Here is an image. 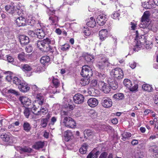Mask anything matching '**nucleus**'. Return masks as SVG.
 <instances>
[{"label":"nucleus","mask_w":158,"mask_h":158,"mask_svg":"<svg viewBox=\"0 0 158 158\" xmlns=\"http://www.w3.org/2000/svg\"><path fill=\"white\" fill-rule=\"evenodd\" d=\"M150 15V12L148 11H146L143 13L141 20V23L139 25V27L140 28H143L147 27L149 22V16Z\"/></svg>","instance_id":"f257e3e1"},{"label":"nucleus","mask_w":158,"mask_h":158,"mask_svg":"<svg viewBox=\"0 0 158 158\" xmlns=\"http://www.w3.org/2000/svg\"><path fill=\"white\" fill-rule=\"evenodd\" d=\"M82 68L81 74L83 77H90L93 75V71L90 67L87 65H84Z\"/></svg>","instance_id":"f03ea898"},{"label":"nucleus","mask_w":158,"mask_h":158,"mask_svg":"<svg viewBox=\"0 0 158 158\" xmlns=\"http://www.w3.org/2000/svg\"><path fill=\"white\" fill-rule=\"evenodd\" d=\"M110 75L112 78L114 77L118 79L122 78L124 76L123 71L120 68H116L112 69L110 72Z\"/></svg>","instance_id":"7ed1b4c3"},{"label":"nucleus","mask_w":158,"mask_h":158,"mask_svg":"<svg viewBox=\"0 0 158 158\" xmlns=\"http://www.w3.org/2000/svg\"><path fill=\"white\" fill-rule=\"evenodd\" d=\"M44 43L46 48L47 49L48 52H50L52 54L54 52V49L53 47L51 46L50 44H54L55 42L54 40H52V38H46L43 40Z\"/></svg>","instance_id":"20e7f679"},{"label":"nucleus","mask_w":158,"mask_h":158,"mask_svg":"<svg viewBox=\"0 0 158 158\" xmlns=\"http://www.w3.org/2000/svg\"><path fill=\"white\" fill-rule=\"evenodd\" d=\"M63 122L65 126L68 127L73 128L76 126L75 122L71 117H64Z\"/></svg>","instance_id":"39448f33"},{"label":"nucleus","mask_w":158,"mask_h":158,"mask_svg":"<svg viewBox=\"0 0 158 158\" xmlns=\"http://www.w3.org/2000/svg\"><path fill=\"white\" fill-rule=\"evenodd\" d=\"M46 102L44 96L42 94L39 93L37 94L35 100V102L40 106L44 104Z\"/></svg>","instance_id":"423d86ee"},{"label":"nucleus","mask_w":158,"mask_h":158,"mask_svg":"<svg viewBox=\"0 0 158 158\" xmlns=\"http://www.w3.org/2000/svg\"><path fill=\"white\" fill-rule=\"evenodd\" d=\"M109 64L108 60L106 57L101 58L100 61L98 62L97 65L100 69H104L106 66H108Z\"/></svg>","instance_id":"0eeeda50"},{"label":"nucleus","mask_w":158,"mask_h":158,"mask_svg":"<svg viewBox=\"0 0 158 158\" xmlns=\"http://www.w3.org/2000/svg\"><path fill=\"white\" fill-rule=\"evenodd\" d=\"M106 16L103 14L98 15L96 19L97 23L100 26H103L105 24L108 19Z\"/></svg>","instance_id":"6e6552de"},{"label":"nucleus","mask_w":158,"mask_h":158,"mask_svg":"<svg viewBox=\"0 0 158 158\" xmlns=\"http://www.w3.org/2000/svg\"><path fill=\"white\" fill-rule=\"evenodd\" d=\"M84 98L83 95L78 93L76 94L73 97L74 102L77 104L82 103L84 102Z\"/></svg>","instance_id":"1a4fd4ad"},{"label":"nucleus","mask_w":158,"mask_h":158,"mask_svg":"<svg viewBox=\"0 0 158 158\" xmlns=\"http://www.w3.org/2000/svg\"><path fill=\"white\" fill-rule=\"evenodd\" d=\"M5 9L7 13L11 15L14 13L16 10L15 6L13 4L6 5L5 6Z\"/></svg>","instance_id":"9d476101"},{"label":"nucleus","mask_w":158,"mask_h":158,"mask_svg":"<svg viewBox=\"0 0 158 158\" xmlns=\"http://www.w3.org/2000/svg\"><path fill=\"white\" fill-rule=\"evenodd\" d=\"M20 90L23 92H26L30 89V87L27 83L23 81L18 86Z\"/></svg>","instance_id":"9b49d317"},{"label":"nucleus","mask_w":158,"mask_h":158,"mask_svg":"<svg viewBox=\"0 0 158 158\" xmlns=\"http://www.w3.org/2000/svg\"><path fill=\"white\" fill-rule=\"evenodd\" d=\"M48 112V109L44 106H40V110L35 114L37 116H42L45 115Z\"/></svg>","instance_id":"f8f14e48"},{"label":"nucleus","mask_w":158,"mask_h":158,"mask_svg":"<svg viewBox=\"0 0 158 158\" xmlns=\"http://www.w3.org/2000/svg\"><path fill=\"white\" fill-rule=\"evenodd\" d=\"M98 100L94 98H89L87 101V104L88 106L92 108L95 107L98 105Z\"/></svg>","instance_id":"ddd939ff"},{"label":"nucleus","mask_w":158,"mask_h":158,"mask_svg":"<svg viewBox=\"0 0 158 158\" xmlns=\"http://www.w3.org/2000/svg\"><path fill=\"white\" fill-rule=\"evenodd\" d=\"M99 35L100 40L103 41L108 37V31L106 29H102L99 31Z\"/></svg>","instance_id":"4468645a"},{"label":"nucleus","mask_w":158,"mask_h":158,"mask_svg":"<svg viewBox=\"0 0 158 158\" xmlns=\"http://www.w3.org/2000/svg\"><path fill=\"white\" fill-rule=\"evenodd\" d=\"M19 40L22 46L27 45L29 42V38L25 35L19 36Z\"/></svg>","instance_id":"2eb2a0df"},{"label":"nucleus","mask_w":158,"mask_h":158,"mask_svg":"<svg viewBox=\"0 0 158 158\" xmlns=\"http://www.w3.org/2000/svg\"><path fill=\"white\" fill-rule=\"evenodd\" d=\"M36 45L37 47L40 50L43 52H48L47 48H46L44 43L43 40H38L37 41Z\"/></svg>","instance_id":"dca6fc26"},{"label":"nucleus","mask_w":158,"mask_h":158,"mask_svg":"<svg viewBox=\"0 0 158 158\" xmlns=\"http://www.w3.org/2000/svg\"><path fill=\"white\" fill-rule=\"evenodd\" d=\"M86 24L87 26L93 28L95 27L96 23L95 19L93 17L88 18L86 20Z\"/></svg>","instance_id":"f3484780"},{"label":"nucleus","mask_w":158,"mask_h":158,"mask_svg":"<svg viewBox=\"0 0 158 158\" xmlns=\"http://www.w3.org/2000/svg\"><path fill=\"white\" fill-rule=\"evenodd\" d=\"M15 23L19 27L23 26L26 25L25 19L23 17H19L16 19Z\"/></svg>","instance_id":"a211bd4d"},{"label":"nucleus","mask_w":158,"mask_h":158,"mask_svg":"<svg viewBox=\"0 0 158 158\" xmlns=\"http://www.w3.org/2000/svg\"><path fill=\"white\" fill-rule=\"evenodd\" d=\"M149 150L152 153L153 156L158 158V146L157 145H152L149 148Z\"/></svg>","instance_id":"6ab92c4d"},{"label":"nucleus","mask_w":158,"mask_h":158,"mask_svg":"<svg viewBox=\"0 0 158 158\" xmlns=\"http://www.w3.org/2000/svg\"><path fill=\"white\" fill-rule=\"evenodd\" d=\"M153 0H149V1L146 2L142 3V6L143 7L147 9H151V8H155V5L154 2L152 3Z\"/></svg>","instance_id":"aec40b11"},{"label":"nucleus","mask_w":158,"mask_h":158,"mask_svg":"<svg viewBox=\"0 0 158 158\" xmlns=\"http://www.w3.org/2000/svg\"><path fill=\"white\" fill-rule=\"evenodd\" d=\"M36 35L39 39L44 38L45 35V33L42 29H38L35 30Z\"/></svg>","instance_id":"412c9836"},{"label":"nucleus","mask_w":158,"mask_h":158,"mask_svg":"<svg viewBox=\"0 0 158 158\" xmlns=\"http://www.w3.org/2000/svg\"><path fill=\"white\" fill-rule=\"evenodd\" d=\"M131 133L127 131H124L122 133L121 139L123 141H125L129 139L131 136Z\"/></svg>","instance_id":"4be33fe9"},{"label":"nucleus","mask_w":158,"mask_h":158,"mask_svg":"<svg viewBox=\"0 0 158 158\" xmlns=\"http://www.w3.org/2000/svg\"><path fill=\"white\" fill-rule=\"evenodd\" d=\"M50 22L52 25H56L58 21V18L57 16L52 15L49 18Z\"/></svg>","instance_id":"5701e85b"},{"label":"nucleus","mask_w":158,"mask_h":158,"mask_svg":"<svg viewBox=\"0 0 158 158\" xmlns=\"http://www.w3.org/2000/svg\"><path fill=\"white\" fill-rule=\"evenodd\" d=\"M21 69L24 72H27L32 70L31 66L27 64H23L21 65Z\"/></svg>","instance_id":"b1692460"},{"label":"nucleus","mask_w":158,"mask_h":158,"mask_svg":"<svg viewBox=\"0 0 158 158\" xmlns=\"http://www.w3.org/2000/svg\"><path fill=\"white\" fill-rule=\"evenodd\" d=\"M44 146V143L40 141L36 142L35 144L32 145V148L35 150H39L42 148Z\"/></svg>","instance_id":"393cba45"},{"label":"nucleus","mask_w":158,"mask_h":158,"mask_svg":"<svg viewBox=\"0 0 158 158\" xmlns=\"http://www.w3.org/2000/svg\"><path fill=\"white\" fill-rule=\"evenodd\" d=\"M52 82L53 86L56 88H58L60 86V82L59 79L55 77L54 76L52 77Z\"/></svg>","instance_id":"a878e982"},{"label":"nucleus","mask_w":158,"mask_h":158,"mask_svg":"<svg viewBox=\"0 0 158 158\" xmlns=\"http://www.w3.org/2000/svg\"><path fill=\"white\" fill-rule=\"evenodd\" d=\"M10 135L6 133H3L1 135L0 138L3 141L8 142L10 140Z\"/></svg>","instance_id":"bb28decb"},{"label":"nucleus","mask_w":158,"mask_h":158,"mask_svg":"<svg viewBox=\"0 0 158 158\" xmlns=\"http://www.w3.org/2000/svg\"><path fill=\"white\" fill-rule=\"evenodd\" d=\"M50 61V58L48 56H43L40 60L41 63L43 64V65H45L47 64H48Z\"/></svg>","instance_id":"cd10ccee"},{"label":"nucleus","mask_w":158,"mask_h":158,"mask_svg":"<svg viewBox=\"0 0 158 158\" xmlns=\"http://www.w3.org/2000/svg\"><path fill=\"white\" fill-rule=\"evenodd\" d=\"M81 79L80 83L83 86L88 85L90 82V77H85Z\"/></svg>","instance_id":"c85d7f7f"},{"label":"nucleus","mask_w":158,"mask_h":158,"mask_svg":"<svg viewBox=\"0 0 158 158\" xmlns=\"http://www.w3.org/2000/svg\"><path fill=\"white\" fill-rule=\"evenodd\" d=\"M111 81H109V87L113 90L116 89L118 87V84L116 81L114 79L111 80Z\"/></svg>","instance_id":"c756f323"},{"label":"nucleus","mask_w":158,"mask_h":158,"mask_svg":"<svg viewBox=\"0 0 158 158\" xmlns=\"http://www.w3.org/2000/svg\"><path fill=\"white\" fill-rule=\"evenodd\" d=\"M72 136H73V135L70 131H65L64 135L65 140L67 142L69 141L71 139Z\"/></svg>","instance_id":"7c9ffc66"},{"label":"nucleus","mask_w":158,"mask_h":158,"mask_svg":"<svg viewBox=\"0 0 158 158\" xmlns=\"http://www.w3.org/2000/svg\"><path fill=\"white\" fill-rule=\"evenodd\" d=\"M88 148V145L86 143H84L81 145V147L79 149L80 152L82 154L86 153Z\"/></svg>","instance_id":"2f4dec72"},{"label":"nucleus","mask_w":158,"mask_h":158,"mask_svg":"<svg viewBox=\"0 0 158 158\" xmlns=\"http://www.w3.org/2000/svg\"><path fill=\"white\" fill-rule=\"evenodd\" d=\"M102 106L108 108L109 107V98H104L102 101Z\"/></svg>","instance_id":"473e14b6"},{"label":"nucleus","mask_w":158,"mask_h":158,"mask_svg":"<svg viewBox=\"0 0 158 158\" xmlns=\"http://www.w3.org/2000/svg\"><path fill=\"white\" fill-rule=\"evenodd\" d=\"M19 150L21 152L27 153H30L32 151L31 148L26 146H25L23 148L20 147L19 148Z\"/></svg>","instance_id":"72a5a7b5"},{"label":"nucleus","mask_w":158,"mask_h":158,"mask_svg":"<svg viewBox=\"0 0 158 158\" xmlns=\"http://www.w3.org/2000/svg\"><path fill=\"white\" fill-rule=\"evenodd\" d=\"M142 88L144 90L148 92L152 91L153 89L151 85L147 84L143 85Z\"/></svg>","instance_id":"f704fd0d"},{"label":"nucleus","mask_w":158,"mask_h":158,"mask_svg":"<svg viewBox=\"0 0 158 158\" xmlns=\"http://www.w3.org/2000/svg\"><path fill=\"white\" fill-rule=\"evenodd\" d=\"M124 97V95L122 93H118L114 94L113 98L116 100H121L123 99Z\"/></svg>","instance_id":"c9c22d12"},{"label":"nucleus","mask_w":158,"mask_h":158,"mask_svg":"<svg viewBox=\"0 0 158 158\" xmlns=\"http://www.w3.org/2000/svg\"><path fill=\"white\" fill-rule=\"evenodd\" d=\"M23 128L24 130L27 132L29 131L31 128L30 124L27 122L24 123Z\"/></svg>","instance_id":"e433bc0d"},{"label":"nucleus","mask_w":158,"mask_h":158,"mask_svg":"<svg viewBox=\"0 0 158 158\" xmlns=\"http://www.w3.org/2000/svg\"><path fill=\"white\" fill-rule=\"evenodd\" d=\"M123 84L128 89H129L132 85L131 82L127 79H125L124 80Z\"/></svg>","instance_id":"4c0bfd02"},{"label":"nucleus","mask_w":158,"mask_h":158,"mask_svg":"<svg viewBox=\"0 0 158 158\" xmlns=\"http://www.w3.org/2000/svg\"><path fill=\"white\" fill-rule=\"evenodd\" d=\"M142 47V44L140 41H137L136 45L133 49L134 51L138 52Z\"/></svg>","instance_id":"58836bf2"},{"label":"nucleus","mask_w":158,"mask_h":158,"mask_svg":"<svg viewBox=\"0 0 158 158\" xmlns=\"http://www.w3.org/2000/svg\"><path fill=\"white\" fill-rule=\"evenodd\" d=\"M102 85L101 87V89L102 91L105 93L107 94L109 93V89L107 88L105 84L102 82H99Z\"/></svg>","instance_id":"ea45409f"},{"label":"nucleus","mask_w":158,"mask_h":158,"mask_svg":"<svg viewBox=\"0 0 158 158\" xmlns=\"http://www.w3.org/2000/svg\"><path fill=\"white\" fill-rule=\"evenodd\" d=\"M13 83L16 85H18V86L21 84L23 81H21L19 78L17 77H15L13 78Z\"/></svg>","instance_id":"a19ab883"},{"label":"nucleus","mask_w":158,"mask_h":158,"mask_svg":"<svg viewBox=\"0 0 158 158\" xmlns=\"http://www.w3.org/2000/svg\"><path fill=\"white\" fill-rule=\"evenodd\" d=\"M48 122V118H42L41 121L40 125L43 127H45L47 126Z\"/></svg>","instance_id":"79ce46f5"},{"label":"nucleus","mask_w":158,"mask_h":158,"mask_svg":"<svg viewBox=\"0 0 158 158\" xmlns=\"http://www.w3.org/2000/svg\"><path fill=\"white\" fill-rule=\"evenodd\" d=\"M40 105L36 102L34 103L31 108V110L33 113L35 114V112H36L39 108Z\"/></svg>","instance_id":"37998d69"},{"label":"nucleus","mask_w":158,"mask_h":158,"mask_svg":"<svg viewBox=\"0 0 158 158\" xmlns=\"http://www.w3.org/2000/svg\"><path fill=\"white\" fill-rule=\"evenodd\" d=\"M83 31L84 35L86 36H89L91 33L90 30H89V29L87 27H84Z\"/></svg>","instance_id":"c03bdc74"},{"label":"nucleus","mask_w":158,"mask_h":158,"mask_svg":"<svg viewBox=\"0 0 158 158\" xmlns=\"http://www.w3.org/2000/svg\"><path fill=\"white\" fill-rule=\"evenodd\" d=\"M70 47V45L68 44H65L61 47V50L63 51H66L69 50Z\"/></svg>","instance_id":"a18cd8bd"},{"label":"nucleus","mask_w":158,"mask_h":158,"mask_svg":"<svg viewBox=\"0 0 158 158\" xmlns=\"http://www.w3.org/2000/svg\"><path fill=\"white\" fill-rule=\"evenodd\" d=\"M84 134L85 137L87 138L93 134V132L90 130H87L84 131Z\"/></svg>","instance_id":"49530a36"},{"label":"nucleus","mask_w":158,"mask_h":158,"mask_svg":"<svg viewBox=\"0 0 158 158\" xmlns=\"http://www.w3.org/2000/svg\"><path fill=\"white\" fill-rule=\"evenodd\" d=\"M6 60L8 61V62L12 63L14 61V58L10 55L6 56Z\"/></svg>","instance_id":"de8ad7c7"},{"label":"nucleus","mask_w":158,"mask_h":158,"mask_svg":"<svg viewBox=\"0 0 158 158\" xmlns=\"http://www.w3.org/2000/svg\"><path fill=\"white\" fill-rule=\"evenodd\" d=\"M110 132H111V137L112 138V140H114V139L116 137V135L115 134L114 131V129H112L111 127L109 126V133L110 132Z\"/></svg>","instance_id":"09e8293b"},{"label":"nucleus","mask_w":158,"mask_h":158,"mask_svg":"<svg viewBox=\"0 0 158 158\" xmlns=\"http://www.w3.org/2000/svg\"><path fill=\"white\" fill-rule=\"evenodd\" d=\"M18 58L20 61H24L25 60V54L24 53H22L19 54L18 55Z\"/></svg>","instance_id":"8fccbe9b"},{"label":"nucleus","mask_w":158,"mask_h":158,"mask_svg":"<svg viewBox=\"0 0 158 158\" xmlns=\"http://www.w3.org/2000/svg\"><path fill=\"white\" fill-rule=\"evenodd\" d=\"M120 15L119 13L118 12H114L111 15V17L114 19H119L118 18Z\"/></svg>","instance_id":"3c124183"},{"label":"nucleus","mask_w":158,"mask_h":158,"mask_svg":"<svg viewBox=\"0 0 158 158\" xmlns=\"http://www.w3.org/2000/svg\"><path fill=\"white\" fill-rule=\"evenodd\" d=\"M24 114L26 118H28L30 115V111L28 108H26L25 109Z\"/></svg>","instance_id":"603ef678"},{"label":"nucleus","mask_w":158,"mask_h":158,"mask_svg":"<svg viewBox=\"0 0 158 158\" xmlns=\"http://www.w3.org/2000/svg\"><path fill=\"white\" fill-rule=\"evenodd\" d=\"M145 46L146 49H151L152 47V44L151 42H146Z\"/></svg>","instance_id":"864d4df0"},{"label":"nucleus","mask_w":158,"mask_h":158,"mask_svg":"<svg viewBox=\"0 0 158 158\" xmlns=\"http://www.w3.org/2000/svg\"><path fill=\"white\" fill-rule=\"evenodd\" d=\"M20 101L21 103L23 104L25 102L28 101H30V99L26 97H22L21 98H20Z\"/></svg>","instance_id":"5fc2aeb1"},{"label":"nucleus","mask_w":158,"mask_h":158,"mask_svg":"<svg viewBox=\"0 0 158 158\" xmlns=\"http://www.w3.org/2000/svg\"><path fill=\"white\" fill-rule=\"evenodd\" d=\"M138 88V85L137 84H135L134 86L132 87H131L129 88V89L130 91H134L137 90Z\"/></svg>","instance_id":"6e6d98bb"},{"label":"nucleus","mask_w":158,"mask_h":158,"mask_svg":"<svg viewBox=\"0 0 158 158\" xmlns=\"http://www.w3.org/2000/svg\"><path fill=\"white\" fill-rule=\"evenodd\" d=\"M57 119L56 117L54 116L52 117L51 119L50 123H49V125H53L54 123L56 122Z\"/></svg>","instance_id":"4d7b16f0"},{"label":"nucleus","mask_w":158,"mask_h":158,"mask_svg":"<svg viewBox=\"0 0 158 158\" xmlns=\"http://www.w3.org/2000/svg\"><path fill=\"white\" fill-rule=\"evenodd\" d=\"M8 93L13 94L15 95H18V92L13 89H10L8 90Z\"/></svg>","instance_id":"13d9d810"},{"label":"nucleus","mask_w":158,"mask_h":158,"mask_svg":"<svg viewBox=\"0 0 158 158\" xmlns=\"http://www.w3.org/2000/svg\"><path fill=\"white\" fill-rule=\"evenodd\" d=\"M6 79L8 82H10L12 79V74H9L6 76Z\"/></svg>","instance_id":"bf43d9fd"},{"label":"nucleus","mask_w":158,"mask_h":158,"mask_svg":"<svg viewBox=\"0 0 158 158\" xmlns=\"http://www.w3.org/2000/svg\"><path fill=\"white\" fill-rule=\"evenodd\" d=\"M107 153L106 152H104L101 154L99 158H106Z\"/></svg>","instance_id":"052dcab7"},{"label":"nucleus","mask_w":158,"mask_h":158,"mask_svg":"<svg viewBox=\"0 0 158 158\" xmlns=\"http://www.w3.org/2000/svg\"><path fill=\"white\" fill-rule=\"evenodd\" d=\"M129 64L132 69H134L136 67V62H132L129 63Z\"/></svg>","instance_id":"680f3d73"},{"label":"nucleus","mask_w":158,"mask_h":158,"mask_svg":"<svg viewBox=\"0 0 158 158\" xmlns=\"http://www.w3.org/2000/svg\"><path fill=\"white\" fill-rule=\"evenodd\" d=\"M111 40H112L113 42H114L113 45L115 46H116L117 44V38H116L115 37H114L111 36Z\"/></svg>","instance_id":"e2e57ef3"},{"label":"nucleus","mask_w":158,"mask_h":158,"mask_svg":"<svg viewBox=\"0 0 158 158\" xmlns=\"http://www.w3.org/2000/svg\"><path fill=\"white\" fill-rule=\"evenodd\" d=\"M28 34L30 35L31 36H35L36 35V33L35 32V30L34 31H28Z\"/></svg>","instance_id":"0e129e2a"},{"label":"nucleus","mask_w":158,"mask_h":158,"mask_svg":"<svg viewBox=\"0 0 158 158\" xmlns=\"http://www.w3.org/2000/svg\"><path fill=\"white\" fill-rule=\"evenodd\" d=\"M138 143V140L137 139H133L131 142V144L133 146L136 145Z\"/></svg>","instance_id":"69168bd1"},{"label":"nucleus","mask_w":158,"mask_h":158,"mask_svg":"<svg viewBox=\"0 0 158 158\" xmlns=\"http://www.w3.org/2000/svg\"><path fill=\"white\" fill-rule=\"evenodd\" d=\"M87 158H97V157L91 152L90 153L87 157Z\"/></svg>","instance_id":"338daca9"},{"label":"nucleus","mask_w":158,"mask_h":158,"mask_svg":"<svg viewBox=\"0 0 158 158\" xmlns=\"http://www.w3.org/2000/svg\"><path fill=\"white\" fill-rule=\"evenodd\" d=\"M26 51L28 53L32 51V48L29 46L26 47L25 49Z\"/></svg>","instance_id":"774afa93"}]
</instances>
